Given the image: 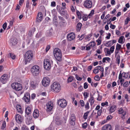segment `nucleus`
<instances>
[{"label": "nucleus", "instance_id": "nucleus-53", "mask_svg": "<svg viewBox=\"0 0 130 130\" xmlns=\"http://www.w3.org/2000/svg\"><path fill=\"white\" fill-rule=\"evenodd\" d=\"M14 21V19H12V20L10 21L9 22L10 26H12L13 25V23Z\"/></svg>", "mask_w": 130, "mask_h": 130}, {"label": "nucleus", "instance_id": "nucleus-10", "mask_svg": "<svg viewBox=\"0 0 130 130\" xmlns=\"http://www.w3.org/2000/svg\"><path fill=\"white\" fill-rule=\"evenodd\" d=\"M44 66V68L49 70L51 68V64L49 60L48 59H45L43 62Z\"/></svg>", "mask_w": 130, "mask_h": 130}, {"label": "nucleus", "instance_id": "nucleus-7", "mask_svg": "<svg viewBox=\"0 0 130 130\" xmlns=\"http://www.w3.org/2000/svg\"><path fill=\"white\" fill-rule=\"evenodd\" d=\"M9 77L7 74H4L1 77L0 82L3 84L6 83L9 79Z\"/></svg>", "mask_w": 130, "mask_h": 130}, {"label": "nucleus", "instance_id": "nucleus-4", "mask_svg": "<svg viewBox=\"0 0 130 130\" xmlns=\"http://www.w3.org/2000/svg\"><path fill=\"white\" fill-rule=\"evenodd\" d=\"M33 56V54L31 51H29L26 52L25 55L24 59L25 63L29 62L32 59Z\"/></svg>", "mask_w": 130, "mask_h": 130}, {"label": "nucleus", "instance_id": "nucleus-45", "mask_svg": "<svg viewBox=\"0 0 130 130\" xmlns=\"http://www.w3.org/2000/svg\"><path fill=\"white\" fill-rule=\"evenodd\" d=\"M21 129L22 130H28V128L25 125H23L21 127Z\"/></svg>", "mask_w": 130, "mask_h": 130}, {"label": "nucleus", "instance_id": "nucleus-64", "mask_svg": "<svg viewBox=\"0 0 130 130\" xmlns=\"http://www.w3.org/2000/svg\"><path fill=\"white\" fill-rule=\"evenodd\" d=\"M13 130H20V127L19 126L14 127L13 128Z\"/></svg>", "mask_w": 130, "mask_h": 130}, {"label": "nucleus", "instance_id": "nucleus-40", "mask_svg": "<svg viewBox=\"0 0 130 130\" xmlns=\"http://www.w3.org/2000/svg\"><path fill=\"white\" fill-rule=\"evenodd\" d=\"M76 13L78 17L80 20L82 18L81 14L80 12L78 11H77L76 12Z\"/></svg>", "mask_w": 130, "mask_h": 130}, {"label": "nucleus", "instance_id": "nucleus-56", "mask_svg": "<svg viewBox=\"0 0 130 130\" xmlns=\"http://www.w3.org/2000/svg\"><path fill=\"white\" fill-rule=\"evenodd\" d=\"M60 13L61 15H64L67 14V12L65 11H63L61 12H60Z\"/></svg>", "mask_w": 130, "mask_h": 130}, {"label": "nucleus", "instance_id": "nucleus-57", "mask_svg": "<svg viewBox=\"0 0 130 130\" xmlns=\"http://www.w3.org/2000/svg\"><path fill=\"white\" fill-rule=\"evenodd\" d=\"M124 33L125 34V37L126 38H127L130 35V32H124Z\"/></svg>", "mask_w": 130, "mask_h": 130}, {"label": "nucleus", "instance_id": "nucleus-16", "mask_svg": "<svg viewBox=\"0 0 130 130\" xmlns=\"http://www.w3.org/2000/svg\"><path fill=\"white\" fill-rule=\"evenodd\" d=\"M56 124L58 125L65 124L66 122V120L64 119L62 120H56Z\"/></svg>", "mask_w": 130, "mask_h": 130}, {"label": "nucleus", "instance_id": "nucleus-9", "mask_svg": "<svg viewBox=\"0 0 130 130\" xmlns=\"http://www.w3.org/2000/svg\"><path fill=\"white\" fill-rule=\"evenodd\" d=\"M58 105L62 108L65 107L67 105L66 101L64 99H59L58 101Z\"/></svg>", "mask_w": 130, "mask_h": 130}, {"label": "nucleus", "instance_id": "nucleus-13", "mask_svg": "<svg viewBox=\"0 0 130 130\" xmlns=\"http://www.w3.org/2000/svg\"><path fill=\"white\" fill-rule=\"evenodd\" d=\"M75 117L74 114H71L70 116L69 119V122L70 124L72 125H74L75 124Z\"/></svg>", "mask_w": 130, "mask_h": 130}, {"label": "nucleus", "instance_id": "nucleus-31", "mask_svg": "<svg viewBox=\"0 0 130 130\" xmlns=\"http://www.w3.org/2000/svg\"><path fill=\"white\" fill-rule=\"evenodd\" d=\"M111 61V59L108 57H105L103 58L102 60V62L104 63L107 61V62H109Z\"/></svg>", "mask_w": 130, "mask_h": 130}, {"label": "nucleus", "instance_id": "nucleus-43", "mask_svg": "<svg viewBox=\"0 0 130 130\" xmlns=\"http://www.w3.org/2000/svg\"><path fill=\"white\" fill-rule=\"evenodd\" d=\"M87 123L86 122H85L82 124V127L83 128L86 129L87 128Z\"/></svg>", "mask_w": 130, "mask_h": 130}, {"label": "nucleus", "instance_id": "nucleus-42", "mask_svg": "<svg viewBox=\"0 0 130 130\" xmlns=\"http://www.w3.org/2000/svg\"><path fill=\"white\" fill-rule=\"evenodd\" d=\"M94 11L93 10H92L90 13L88 15V18H90L94 14Z\"/></svg>", "mask_w": 130, "mask_h": 130}, {"label": "nucleus", "instance_id": "nucleus-32", "mask_svg": "<svg viewBox=\"0 0 130 130\" xmlns=\"http://www.w3.org/2000/svg\"><path fill=\"white\" fill-rule=\"evenodd\" d=\"M89 112L90 111H87L84 113L83 117L84 119L86 120L87 119L88 116Z\"/></svg>", "mask_w": 130, "mask_h": 130}, {"label": "nucleus", "instance_id": "nucleus-1", "mask_svg": "<svg viewBox=\"0 0 130 130\" xmlns=\"http://www.w3.org/2000/svg\"><path fill=\"white\" fill-rule=\"evenodd\" d=\"M51 88L52 91L57 93L60 92L61 88L60 84L58 82H55L52 84Z\"/></svg>", "mask_w": 130, "mask_h": 130}, {"label": "nucleus", "instance_id": "nucleus-38", "mask_svg": "<svg viewBox=\"0 0 130 130\" xmlns=\"http://www.w3.org/2000/svg\"><path fill=\"white\" fill-rule=\"evenodd\" d=\"M101 105L102 107H107L108 106V103L107 102H103L101 103Z\"/></svg>", "mask_w": 130, "mask_h": 130}, {"label": "nucleus", "instance_id": "nucleus-34", "mask_svg": "<svg viewBox=\"0 0 130 130\" xmlns=\"http://www.w3.org/2000/svg\"><path fill=\"white\" fill-rule=\"evenodd\" d=\"M89 93L87 92H85L83 93L84 100H86L89 96Z\"/></svg>", "mask_w": 130, "mask_h": 130}, {"label": "nucleus", "instance_id": "nucleus-63", "mask_svg": "<svg viewBox=\"0 0 130 130\" xmlns=\"http://www.w3.org/2000/svg\"><path fill=\"white\" fill-rule=\"evenodd\" d=\"M86 50H90L91 47L90 46V45L88 44L86 46Z\"/></svg>", "mask_w": 130, "mask_h": 130}, {"label": "nucleus", "instance_id": "nucleus-5", "mask_svg": "<svg viewBox=\"0 0 130 130\" xmlns=\"http://www.w3.org/2000/svg\"><path fill=\"white\" fill-rule=\"evenodd\" d=\"M12 88L14 90L19 91L22 88V85L20 83H14L11 84Z\"/></svg>", "mask_w": 130, "mask_h": 130}, {"label": "nucleus", "instance_id": "nucleus-27", "mask_svg": "<svg viewBox=\"0 0 130 130\" xmlns=\"http://www.w3.org/2000/svg\"><path fill=\"white\" fill-rule=\"evenodd\" d=\"M103 38V37H102V36H100L98 40H96V41L97 42V45H99L101 44Z\"/></svg>", "mask_w": 130, "mask_h": 130}, {"label": "nucleus", "instance_id": "nucleus-37", "mask_svg": "<svg viewBox=\"0 0 130 130\" xmlns=\"http://www.w3.org/2000/svg\"><path fill=\"white\" fill-rule=\"evenodd\" d=\"M82 24L80 23H78L77 25V30L78 31H79L80 29Z\"/></svg>", "mask_w": 130, "mask_h": 130}, {"label": "nucleus", "instance_id": "nucleus-50", "mask_svg": "<svg viewBox=\"0 0 130 130\" xmlns=\"http://www.w3.org/2000/svg\"><path fill=\"white\" fill-rule=\"evenodd\" d=\"M129 83L128 82H125L123 84V86L124 87H127L129 85Z\"/></svg>", "mask_w": 130, "mask_h": 130}, {"label": "nucleus", "instance_id": "nucleus-12", "mask_svg": "<svg viewBox=\"0 0 130 130\" xmlns=\"http://www.w3.org/2000/svg\"><path fill=\"white\" fill-rule=\"evenodd\" d=\"M32 107L31 106H28L26 107L25 110V116L27 117V116H30L31 113Z\"/></svg>", "mask_w": 130, "mask_h": 130}, {"label": "nucleus", "instance_id": "nucleus-48", "mask_svg": "<svg viewBox=\"0 0 130 130\" xmlns=\"http://www.w3.org/2000/svg\"><path fill=\"white\" fill-rule=\"evenodd\" d=\"M80 103L81 106L82 107H84L85 105V103L84 101L83 100H80Z\"/></svg>", "mask_w": 130, "mask_h": 130}, {"label": "nucleus", "instance_id": "nucleus-55", "mask_svg": "<svg viewBox=\"0 0 130 130\" xmlns=\"http://www.w3.org/2000/svg\"><path fill=\"white\" fill-rule=\"evenodd\" d=\"M99 33L100 35V36H102L103 37V34L104 33V31L103 30H101L99 31Z\"/></svg>", "mask_w": 130, "mask_h": 130}, {"label": "nucleus", "instance_id": "nucleus-49", "mask_svg": "<svg viewBox=\"0 0 130 130\" xmlns=\"http://www.w3.org/2000/svg\"><path fill=\"white\" fill-rule=\"evenodd\" d=\"M42 34L40 32H38L36 35V37L37 38H40Z\"/></svg>", "mask_w": 130, "mask_h": 130}, {"label": "nucleus", "instance_id": "nucleus-14", "mask_svg": "<svg viewBox=\"0 0 130 130\" xmlns=\"http://www.w3.org/2000/svg\"><path fill=\"white\" fill-rule=\"evenodd\" d=\"M15 120L17 122L19 123H20L23 121V117L20 115L17 114L15 115Z\"/></svg>", "mask_w": 130, "mask_h": 130}, {"label": "nucleus", "instance_id": "nucleus-36", "mask_svg": "<svg viewBox=\"0 0 130 130\" xmlns=\"http://www.w3.org/2000/svg\"><path fill=\"white\" fill-rule=\"evenodd\" d=\"M92 35L91 34H89L87 35L85 38V39L87 41H89L91 39V38Z\"/></svg>", "mask_w": 130, "mask_h": 130}, {"label": "nucleus", "instance_id": "nucleus-44", "mask_svg": "<svg viewBox=\"0 0 130 130\" xmlns=\"http://www.w3.org/2000/svg\"><path fill=\"white\" fill-rule=\"evenodd\" d=\"M74 77L72 76H70L69 77L68 79V82H71L74 79Z\"/></svg>", "mask_w": 130, "mask_h": 130}, {"label": "nucleus", "instance_id": "nucleus-41", "mask_svg": "<svg viewBox=\"0 0 130 130\" xmlns=\"http://www.w3.org/2000/svg\"><path fill=\"white\" fill-rule=\"evenodd\" d=\"M122 74L123 75V77L125 78H127L128 77L129 75L128 73L124 72H123Z\"/></svg>", "mask_w": 130, "mask_h": 130}, {"label": "nucleus", "instance_id": "nucleus-29", "mask_svg": "<svg viewBox=\"0 0 130 130\" xmlns=\"http://www.w3.org/2000/svg\"><path fill=\"white\" fill-rule=\"evenodd\" d=\"M17 110L18 112L20 113H22L23 112L21 106L19 105H17L16 106Z\"/></svg>", "mask_w": 130, "mask_h": 130}, {"label": "nucleus", "instance_id": "nucleus-61", "mask_svg": "<svg viewBox=\"0 0 130 130\" xmlns=\"http://www.w3.org/2000/svg\"><path fill=\"white\" fill-rule=\"evenodd\" d=\"M10 56L12 59H14L15 57V56L12 54L10 53Z\"/></svg>", "mask_w": 130, "mask_h": 130}, {"label": "nucleus", "instance_id": "nucleus-15", "mask_svg": "<svg viewBox=\"0 0 130 130\" xmlns=\"http://www.w3.org/2000/svg\"><path fill=\"white\" fill-rule=\"evenodd\" d=\"M30 95L28 92L26 93L24 95L23 98V100L26 102H28L30 100Z\"/></svg>", "mask_w": 130, "mask_h": 130}, {"label": "nucleus", "instance_id": "nucleus-62", "mask_svg": "<svg viewBox=\"0 0 130 130\" xmlns=\"http://www.w3.org/2000/svg\"><path fill=\"white\" fill-rule=\"evenodd\" d=\"M126 47L127 49L128 50H129L130 49V43H128L126 44Z\"/></svg>", "mask_w": 130, "mask_h": 130}, {"label": "nucleus", "instance_id": "nucleus-47", "mask_svg": "<svg viewBox=\"0 0 130 130\" xmlns=\"http://www.w3.org/2000/svg\"><path fill=\"white\" fill-rule=\"evenodd\" d=\"M88 18V15H84L83 17V20L86 21L87 20Z\"/></svg>", "mask_w": 130, "mask_h": 130}, {"label": "nucleus", "instance_id": "nucleus-28", "mask_svg": "<svg viewBox=\"0 0 130 130\" xmlns=\"http://www.w3.org/2000/svg\"><path fill=\"white\" fill-rule=\"evenodd\" d=\"M123 40H125L124 37L123 36H121L119 38L118 40V42L120 43H123L124 42V41H123Z\"/></svg>", "mask_w": 130, "mask_h": 130}, {"label": "nucleus", "instance_id": "nucleus-46", "mask_svg": "<svg viewBox=\"0 0 130 130\" xmlns=\"http://www.w3.org/2000/svg\"><path fill=\"white\" fill-rule=\"evenodd\" d=\"M85 109L87 110L89 109L90 107L89 106V103L88 102H87L85 105Z\"/></svg>", "mask_w": 130, "mask_h": 130}, {"label": "nucleus", "instance_id": "nucleus-22", "mask_svg": "<svg viewBox=\"0 0 130 130\" xmlns=\"http://www.w3.org/2000/svg\"><path fill=\"white\" fill-rule=\"evenodd\" d=\"M118 112L119 114H121L123 116V117H122V118H124L125 115L126 114V112L123 109L120 108L118 110Z\"/></svg>", "mask_w": 130, "mask_h": 130}, {"label": "nucleus", "instance_id": "nucleus-58", "mask_svg": "<svg viewBox=\"0 0 130 130\" xmlns=\"http://www.w3.org/2000/svg\"><path fill=\"white\" fill-rule=\"evenodd\" d=\"M75 77L76 79L78 80H81L82 78L81 77H79L77 75H75Z\"/></svg>", "mask_w": 130, "mask_h": 130}, {"label": "nucleus", "instance_id": "nucleus-30", "mask_svg": "<svg viewBox=\"0 0 130 130\" xmlns=\"http://www.w3.org/2000/svg\"><path fill=\"white\" fill-rule=\"evenodd\" d=\"M105 52V53L106 56H108L111 53L109 50L108 48H106L104 50Z\"/></svg>", "mask_w": 130, "mask_h": 130}, {"label": "nucleus", "instance_id": "nucleus-25", "mask_svg": "<svg viewBox=\"0 0 130 130\" xmlns=\"http://www.w3.org/2000/svg\"><path fill=\"white\" fill-rule=\"evenodd\" d=\"M89 101L90 103L91 106H92L94 102V100L93 97L92 96H90V98L89 99Z\"/></svg>", "mask_w": 130, "mask_h": 130}, {"label": "nucleus", "instance_id": "nucleus-60", "mask_svg": "<svg viewBox=\"0 0 130 130\" xmlns=\"http://www.w3.org/2000/svg\"><path fill=\"white\" fill-rule=\"evenodd\" d=\"M83 87L82 86H79L78 88V90L79 92H81L83 90Z\"/></svg>", "mask_w": 130, "mask_h": 130}, {"label": "nucleus", "instance_id": "nucleus-18", "mask_svg": "<svg viewBox=\"0 0 130 130\" xmlns=\"http://www.w3.org/2000/svg\"><path fill=\"white\" fill-rule=\"evenodd\" d=\"M43 19V15L41 12H39L37 14L36 18L37 21L38 22H40Z\"/></svg>", "mask_w": 130, "mask_h": 130}, {"label": "nucleus", "instance_id": "nucleus-19", "mask_svg": "<svg viewBox=\"0 0 130 130\" xmlns=\"http://www.w3.org/2000/svg\"><path fill=\"white\" fill-rule=\"evenodd\" d=\"M102 130H113L111 126L109 124H107L103 126Z\"/></svg>", "mask_w": 130, "mask_h": 130}, {"label": "nucleus", "instance_id": "nucleus-6", "mask_svg": "<svg viewBox=\"0 0 130 130\" xmlns=\"http://www.w3.org/2000/svg\"><path fill=\"white\" fill-rule=\"evenodd\" d=\"M83 5L85 8L90 9L92 7V2L91 0H85L83 2Z\"/></svg>", "mask_w": 130, "mask_h": 130}, {"label": "nucleus", "instance_id": "nucleus-59", "mask_svg": "<svg viewBox=\"0 0 130 130\" xmlns=\"http://www.w3.org/2000/svg\"><path fill=\"white\" fill-rule=\"evenodd\" d=\"M112 116L111 115H109L106 118L107 120V121H108L109 120L111 119L112 118Z\"/></svg>", "mask_w": 130, "mask_h": 130}, {"label": "nucleus", "instance_id": "nucleus-17", "mask_svg": "<svg viewBox=\"0 0 130 130\" xmlns=\"http://www.w3.org/2000/svg\"><path fill=\"white\" fill-rule=\"evenodd\" d=\"M99 70L104 71V69L101 66H99L95 67L93 70V72L95 74L97 73H98Z\"/></svg>", "mask_w": 130, "mask_h": 130}, {"label": "nucleus", "instance_id": "nucleus-24", "mask_svg": "<svg viewBox=\"0 0 130 130\" xmlns=\"http://www.w3.org/2000/svg\"><path fill=\"white\" fill-rule=\"evenodd\" d=\"M38 85L36 82H31L30 83V87L32 89H34L37 87Z\"/></svg>", "mask_w": 130, "mask_h": 130}, {"label": "nucleus", "instance_id": "nucleus-23", "mask_svg": "<svg viewBox=\"0 0 130 130\" xmlns=\"http://www.w3.org/2000/svg\"><path fill=\"white\" fill-rule=\"evenodd\" d=\"M39 112L38 110L36 109H35L33 112V116L34 118H36L39 116Z\"/></svg>", "mask_w": 130, "mask_h": 130}, {"label": "nucleus", "instance_id": "nucleus-33", "mask_svg": "<svg viewBox=\"0 0 130 130\" xmlns=\"http://www.w3.org/2000/svg\"><path fill=\"white\" fill-rule=\"evenodd\" d=\"M116 57H117L116 60V63H117L119 64L120 62V56L119 55H117V54Z\"/></svg>", "mask_w": 130, "mask_h": 130}, {"label": "nucleus", "instance_id": "nucleus-8", "mask_svg": "<svg viewBox=\"0 0 130 130\" xmlns=\"http://www.w3.org/2000/svg\"><path fill=\"white\" fill-rule=\"evenodd\" d=\"M50 82V79L48 77L44 78L42 80V84L45 87L49 86Z\"/></svg>", "mask_w": 130, "mask_h": 130}, {"label": "nucleus", "instance_id": "nucleus-54", "mask_svg": "<svg viewBox=\"0 0 130 130\" xmlns=\"http://www.w3.org/2000/svg\"><path fill=\"white\" fill-rule=\"evenodd\" d=\"M110 112L111 113L114 112V107L112 106L111 107L109 110Z\"/></svg>", "mask_w": 130, "mask_h": 130}, {"label": "nucleus", "instance_id": "nucleus-21", "mask_svg": "<svg viewBox=\"0 0 130 130\" xmlns=\"http://www.w3.org/2000/svg\"><path fill=\"white\" fill-rule=\"evenodd\" d=\"M121 48V45L117 43V44L115 51V56L118 53L120 49Z\"/></svg>", "mask_w": 130, "mask_h": 130}, {"label": "nucleus", "instance_id": "nucleus-26", "mask_svg": "<svg viewBox=\"0 0 130 130\" xmlns=\"http://www.w3.org/2000/svg\"><path fill=\"white\" fill-rule=\"evenodd\" d=\"M114 43V40L110 41L105 44H104L105 46L108 47H110Z\"/></svg>", "mask_w": 130, "mask_h": 130}, {"label": "nucleus", "instance_id": "nucleus-39", "mask_svg": "<svg viewBox=\"0 0 130 130\" xmlns=\"http://www.w3.org/2000/svg\"><path fill=\"white\" fill-rule=\"evenodd\" d=\"M89 44L90 45V47H92L95 45L96 43L94 41H93L89 43Z\"/></svg>", "mask_w": 130, "mask_h": 130}, {"label": "nucleus", "instance_id": "nucleus-35", "mask_svg": "<svg viewBox=\"0 0 130 130\" xmlns=\"http://www.w3.org/2000/svg\"><path fill=\"white\" fill-rule=\"evenodd\" d=\"M59 24L61 26H64L66 24V23L64 20L61 21L59 23Z\"/></svg>", "mask_w": 130, "mask_h": 130}, {"label": "nucleus", "instance_id": "nucleus-3", "mask_svg": "<svg viewBox=\"0 0 130 130\" xmlns=\"http://www.w3.org/2000/svg\"><path fill=\"white\" fill-rule=\"evenodd\" d=\"M53 53L56 59L58 61H61L62 54L60 50L58 48H56L54 49Z\"/></svg>", "mask_w": 130, "mask_h": 130}, {"label": "nucleus", "instance_id": "nucleus-2", "mask_svg": "<svg viewBox=\"0 0 130 130\" xmlns=\"http://www.w3.org/2000/svg\"><path fill=\"white\" fill-rule=\"evenodd\" d=\"M40 68L38 65L33 66L31 69V73L34 76L38 75L40 73Z\"/></svg>", "mask_w": 130, "mask_h": 130}, {"label": "nucleus", "instance_id": "nucleus-52", "mask_svg": "<svg viewBox=\"0 0 130 130\" xmlns=\"http://www.w3.org/2000/svg\"><path fill=\"white\" fill-rule=\"evenodd\" d=\"M130 21V17H127L126 19L125 22V24H127L128 22Z\"/></svg>", "mask_w": 130, "mask_h": 130}, {"label": "nucleus", "instance_id": "nucleus-11", "mask_svg": "<svg viewBox=\"0 0 130 130\" xmlns=\"http://www.w3.org/2000/svg\"><path fill=\"white\" fill-rule=\"evenodd\" d=\"M53 107V104L51 102H49L46 105V109L47 111L50 112L51 111Z\"/></svg>", "mask_w": 130, "mask_h": 130}, {"label": "nucleus", "instance_id": "nucleus-20", "mask_svg": "<svg viewBox=\"0 0 130 130\" xmlns=\"http://www.w3.org/2000/svg\"><path fill=\"white\" fill-rule=\"evenodd\" d=\"M75 35L73 33H71L69 34L67 36V39L68 40L71 41L74 39Z\"/></svg>", "mask_w": 130, "mask_h": 130}, {"label": "nucleus", "instance_id": "nucleus-51", "mask_svg": "<svg viewBox=\"0 0 130 130\" xmlns=\"http://www.w3.org/2000/svg\"><path fill=\"white\" fill-rule=\"evenodd\" d=\"M52 14H53L54 16L56 15L57 14V12L56 11L55 9H53L52 11Z\"/></svg>", "mask_w": 130, "mask_h": 130}]
</instances>
